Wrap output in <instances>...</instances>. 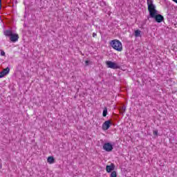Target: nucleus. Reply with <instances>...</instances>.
Returning <instances> with one entry per match:
<instances>
[{
	"mask_svg": "<svg viewBox=\"0 0 177 177\" xmlns=\"http://www.w3.org/2000/svg\"><path fill=\"white\" fill-rule=\"evenodd\" d=\"M148 10L149 16L152 19H155L157 23H162L164 21V17L158 14V11L156 9V5H154L153 0H147Z\"/></svg>",
	"mask_w": 177,
	"mask_h": 177,
	"instance_id": "1",
	"label": "nucleus"
},
{
	"mask_svg": "<svg viewBox=\"0 0 177 177\" xmlns=\"http://www.w3.org/2000/svg\"><path fill=\"white\" fill-rule=\"evenodd\" d=\"M110 45L113 49H115V50H117L118 52H122V43H121L120 40L113 39L110 41Z\"/></svg>",
	"mask_w": 177,
	"mask_h": 177,
	"instance_id": "2",
	"label": "nucleus"
},
{
	"mask_svg": "<svg viewBox=\"0 0 177 177\" xmlns=\"http://www.w3.org/2000/svg\"><path fill=\"white\" fill-rule=\"evenodd\" d=\"M106 64L108 68H112L113 70H117V68H120V66H118L117 63L113 62L111 61H106Z\"/></svg>",
	"mask_w": 177,
	"mask_h": 177,
	"instance_id": "3",
	"label": "nucleus"
},
{
	"mask_svg": "<svg viewBox=\"0 0 177 177\" xmlns=\"http://www.w3.org/2000/svg\"><path fill=\"white\" fill-rule=\"evenodd\" d=\"M103 149L105 151H111L113 150V145L110 142L105 143L104 144Z\"/></svg>",
	"mask_w": 177,
	"mask_h": 177,
	"instance_id": "4",
	"label": "nucleus"
},
{
	"mask_svg": "<svg viewBox=\"0 0 177 177\" xmlns=\"http://www.w3.org/2000/svg\"><path fill=\"white\" fill-rule=\"evenodd\" d=\"M110 127H111V121L106 120L102 124V129L103 131H107Z\"/></svg>",
	"mask_w": 177,
	"mask_h": 177,
	"instance_id": "5",
	"label": "nucleus"
},
{
	"mask_svg": "<svg viewBox=\"0 0 177 177\" xmlns=\"http://www.w3.org/2000/svg\"><path fill=\"white\" fill-rule=\"evenodd\" d=\"M114 169H115V165L114 163H111L110 165H106V171L108 174H110L111 171H114Z\"/></svg>",
	"mask_w": 177,
	"mask_h": 177,
	"instance_id": "6",
	"label": "nucleus"
},
{
	"mask_svg": "<svg viewBox=\"0 0 177 177\" xmlns=\"http://www.w3.org/2000/svg\"><path fill=\"white\" fill-rule=\"evenodd\" d=\"M10 39L11 42H16L19 40V35L15 33L12 34L11 36H10Z\"/></svg>",
	"mask_w": 177,
	"mask_h": 177,
	"instance_id": "7",
	"label": "nucleus"
},
{
	"mask_svg": "<svg viewBox=\"0 0 177 177\" xmlns=\"http://www.w3.org/2000/svg\"><path fill=\"white\" fill-rule=\"evenodd\" d=\"M47 162H48V164H54L55 163V158H53V156H49L47 158Z\"/></svg>",
	"mask_w": 177,
	"mask_h": 177,
	"instance_id": "8",
	"label": "nucleus"
},
{
	"mask_svg": "<svg viewBox=\"0 0 177 177\" xmlns=\"http://www.w3.org/2000/svg\"><path fill=\"white\" fill-rule=\"evenodd\" d=\"M134 35L138 38V37H142V31L136 30L134 32Z\"/></svg>",
	"mask_w": 177,
	"mask_h": 177,
	"instance_id": "9",
	"label": "nucleus"
},
{
	"mask_svg": "<svg viewBox=\"0 0 177 177\" xmlns=\"http://www.w3.org/2000/svg\"><path fill=\"white\" fill-rule=\"evenodd\" d=\"M12 34L13 32H12V30H8L4 31V35H6V37H11Z\"/></svg>",
	"mask_w": 177,
	"mask_h": 177,
	"instance_id": "10",
	"label": "nucleus"
},
{
	"mask_svg": "<svg viewBox=\"0 0 177 177\" xmlns=\"http://www.w3.org/2000/svg\"><path fill=\"white\" fill-rule=\"evenodd\" d=\"M9 71H10V69L9 68H4L3 70V73L6 75L9 74Z\"/></svg>",
	"mask_w": 177,
	"mask_h": 177,
	"instance_id": "11",
	"label": "nucleus"
},
{
	"mask_svg": "<svg viewBox=\"0 0 177 177\" xmlns=\"http://www.w3.org/2000/svg\"><path fill=\"white\" fill-rule=\"evenodd\" d=\"M103 117H106L107 115V108H104L102 112Z\"/></svg>",
	"mask_w": 177,
	"mask_h": 177,
	"instance_id": "12",
	"label": "nucleus"
},
{
	"mask_svg": "<svg viewBox=\"0 0 177 177\" xmlns=\"http://www.w3.org/2000/svg\"><path fill=\"white\" fill-rule=\"evenodd\" d=\"M5 75H5V74L3 73V71L0 73V78H3V77H4Z\"/></svg>",
	"mask_w": 177,
	"mask_h": 177,
	"instance_id": "13",
	"label": "nucleus"
},
{
	"mask_svg": "<svg viewBox=\"0 0 177 177\" xmlns=\"http://www.w3.org/2000/svg\"><path fill=\"white\" fill-rule=\"evenodd\" d=\"M153 135H156V136L158 135V131L156 130L153 131Z\"/></svg>",
	"mask_w": 177,
	"mask_h": 177,
	"instance_id": "14",
	"label": "nucleus"
},
{
	"mask_svg": "<svg viewBox=\"0 0 177 177\" xmlns=\"http://www.w3.org/2000/svg\"><path fill=\"white\" fill-rule=\"evenodd\" d=\"M2 9V0H0V10Z\"/></svg>",
	"mask_w": 177,
	"mask_h": 177,
	"instance_id": "15",
	"label": "nucleus"
},
{
	"mask_svg": "<svg viewBox=\"0 0 177 177\" xmlns=\"http://www.w3.org/2000/svg\"><path fill=\"white\" fill-rule=\"evenodd\" d=\"M1 56H5V53H4L3 50H1Z\"/></svg>",
	"mask_w": 177,
	"mask_h": 177,
	"instance_id": "16",
	"label": "nucleus"
},
{
	"mask_svg": "<svg viewBox=\"0 0 177 177\" xmlns=\"http://www.w3.org/2000/svg\"><path fill=\"white\" fill-rule=\"evenodd\" d=\"M85 64H86V66H88V64H89V61L88 60L86 61Z\"/></svg>",
	"mask_w": 177,
	"mask_h": 177,
	"instance_id": "17",
	"label": "nucleus"
},
{
	"mask_svg": "<svg viewBox=\"0 0 177 177\" xmlns=\"http://www.w3.org/2000/svg\"><path fill=\"white\" fill-rule=\"evenodd\" d=\"M97 35L96 34V33H95V32H93V38H95V37H96Z\"/></svg>",
	"mask_w": 177,
	"mask_h": 177,
	"instance_id": "18",
	"label": "nucleus"
},
{
	"mask_svg": "<svg viewBox=\"0 0 177 177\" xmlns=\"http://www.w3.org/2000/svg\"><path fill=\"white\" fill-rule=\"evenodd\" d=\"M125 109H126L125 106H123V107H122L123 111H125Z\"/></svg>",
	"mask_w": 177,
	"mask_h": 177,
	"instance_id": "19",
	"label": "nucleus"
},
{
	"mask_svg": "<svg viewBox=\"0 0 177 177\" xmlns=\"http://www.w3.org/2000/svg\"><path fill=\"white\" fill-rule=\"evenodd\" d=\"M176 3H177V0H173Z\"/></svg>",
	"mask_w": 177,
	"mask_h": 177,
	"instance_id": "20",
	"label": "nucleus"
}]
</instances>
